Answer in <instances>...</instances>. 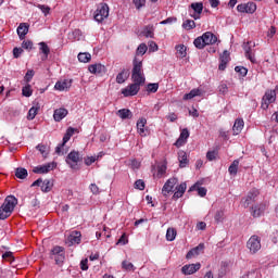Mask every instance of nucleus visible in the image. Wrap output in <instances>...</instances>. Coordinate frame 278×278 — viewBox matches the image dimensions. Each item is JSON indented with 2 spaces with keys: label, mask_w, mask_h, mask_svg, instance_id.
<instances>
[{
  "label": "nucleus",
  "mask_w": 278,
  "mask_h": 278,
  "mask_svg": "<svg viewBox=\"0 0 278 278\" xmlns=\"http://www.w3.org/2000/svg\"><path fill=\"white\" fill-rule=\"evenodd\" d=\"M184 29H187V31H190V29H194L197 27V24L193 20H187L182 23Z\"/></svg>",
  "instance_id": "obj_42"
},
{
  "label": "nucleus",
  "mask_w": 278,
  "mask_h": 278,
  "mask_svg": "<svg viewBox=\"0 0 278 278\" xmlns=\"http://www.w3.org/2000/svg\"><path fill=\"white\" fill-rule=\"evenodd\" d=\"M52 188H53V184H51L50 180H43L41 182V191L42 192H51Z\"/></svg>",
  "instance_id": "obj_40"
},
{
  "label": "nucleus",
  "mask_w": 278,
  "mask_h": 278,
  "mask_svg": "<svg viewBox=\"0 0 278 278\" xmlns=\"http://www.w3.org/2000/svg\"><path fill=\"white\" fill-rule=\"evenodd\" d=\"M78 60H79V62H84L86 64L87 62L92 60V55H90V53H88V52H84V53L80 52L78 54Z\"/></svg>",
  "instance_id": "obj_43"
},
{
  "label": "nucleus",
  "mask_w": 278,
  "mask_h": 278,
  "mask_svg": "<svg viewBox=\"0 0 278 278\" xmlns=\"http://www.w3.org/2000/svg\"><path fill=\"white\" fill-rule=\"evenodd\" d=\"M268 205L266 203H261L258 205H255L252 207V216H254V218H257L260 216H262V214H264V212H266Z\"/></svg>",
  "instance_id": "obj_20"
},
{
  "label": "nucleus",
  "mask_w": 278,
  "mask_h": 278,
  "mask_svg": "<svg viewBox=\"0 0 278 278\" xmlns=\"http://www.w3.org/2000/svg\"><path fill=\"white\" fill-rule=\"evenodd\" d=\"M188 138H190V131L188 130V128H184L180 132L179 138L174 143L175 147H177V149H179V147H184V144L188 142Z\"/></svg>",
  "instance_id": "obj_14"
},
{
  "label": "nucleus",
  "mask_w": 278,
  "mask_h": 278,
  "mask_svg": "<svg viewBox=\"0 0 278 278\" xmlns=\"http://www.w3.org/2000/svg\"><path fill=\"white\" fill-rule=\"evenodd\" d=\"M22 49H26L27 51H31L34 49V42L31 40H24L22 43Z\"/></svg>",
  "instance_id": "obj_52"
},
{
  "label": "nucleus",
  "mask_w": 278,
  "mask_h": 278,
  "mask_svg": "<svg viewBox=\"0 0 278 278\" xmlns=\"http://www.w3.org/2000/svg\"><path fill=\"white\" fill-rule=\"evenodd\" d=\"M177 186V178H169L162 188L163 197H167L173 192V188Z\"/></svg>",
  "instance_id": "obj_12"
},
{
  "label": "nucleus",
  "mask_w": 278,
  "mask_h": 278,
  "mask_svg": "<svg viewBox=\"0 0 278 278\" xmlns=\"http://www.w3.org/2000/svg\"><path fill=\"white\" fill-rule=\"evenodd\" d=\"M235 71H236V73H239L241 77H247V73H249V70H247V67H242V66H236Z\"/></svg>",
  "instance_id": "obj_51"
},
{
  "label": "nucleus",
  "mask_w": 278,
  "mask_h": 278,
  "mask_svg": "<svg viewBox=\"0 0 278 278\" xmlns=\"http://www.w3.org/2000/svg\"><path fill=\"white\" fill-rule=\"evenodd\" d=\"M191 10H193V12H194L193 14H191V16L193 18H195V21H197V18H200L201 13L203 12V3H201V2L192 3Z\"/></svg>",
  "instance_id": "obj_24"
},
{
  "label": "nucleus",
  "mask_w": 278,
  "mask_h": 278,
  "mask_svg": "<svg viewBox=\"0 0 278 278\" xmlns=\"http://www.w3.org/2000/svg\"><path fill=\"white\" fill-rule=\"evenodd\" d=\"M81 154H79L78 151L73 150L67 154L65 162L73 170H79V162H81Z\"/></svg>",
  "instance_id": "obj_3"
},
{
  "label": "nucleus",
  "mask_w": 278,
  "mask_h": 278,
  "mask_svg": "<svg viewBox=\"0 0 278 278\" xmlns=\"http://www.w3.org/2000/svg\"><path fill=\"white\" fill-rule=\"evenodd\" d=\"M202 38H204V42L205 45H216V42L218 41V37H216V35H214L213 33L206 31L202 35Z\"/></svg>",
  "instance_id": "obj_25"
},
{
  "label": "nucleus",
  "mask_w": 278,
  "mask_h": 278,
  "mask_svg": "<svg viewBox=\"0 0 278 278\" xmlns=\"http://www.w3.org/2000/svg\"><path fill=\"white\" fill-rule=\"evenodd\" d=\"M122 268H123L124 270H136V267H135L134 264H132L131 262H129V261H124V262L122 263Z\"/></svg>",
  "instance_id": "obj_47"
},
{
  "label": "nucleus",
  "mask_w": 278,
  "mask_h": 278,
  "mask_svg": "<svg viewBox=\"0 0 278 278\" xmlns=\"http://www.w3.org/2000/svg\"><path fill=\"white\" fill-rule=\"evenodd\" d=\"M148 47H147V43H140L139 47L137 48V51H136V56H135V60L132 62V64H135L136 60L137 62H140L141 63V68H142V55H144V53H147L148 51Z\"/></svg>",
  "instance_id": "obj_18"
},
{
  "label": "nucleus",
  "mask_w": 278,
  "mask_h": 278,
  "mask_svg": "<svg viewBox=\"0 0 278 278\" xmlns=\"http://www.w3.org/2000/svg\"><path fill=\"white\" fill-rule=\"evenodd\" d=\"M73 86V79H63L56 81L54 89L60 90L61 92L64 90H68Z\"/></svg>",
  "instance_id": "obj_16"
},
{
  "label": "nucleus",
  "mask_w": 278,
  "mask_h": 278,
  "mask_svg": "<svg viewBox=\"0 0 278 278\" xmlns=\"http://www.w3.org/2000/svg\"><path fill=\"white\" fill-rule=\"evenodd\" d=\"M218 91L222 94H227V92L229 91V87H227V83H220V85L218 86Z\"/></svg>",
  "instance_id": "obj_53"
},
{
  "label": "nucleus",
  "mask_w": 278,
  "mask_h": 278,
  "mask_svg": "<svg viewBox=\"0 0 278 278\" xmlns=\"http://www.w3.org/2000/svg\"><path fill=\"white\" fill-rule=\"evenodd\" d=\"M23 53V48H14L13 49V56L15 59L21 58V54Z\"/></svg>",
  "instance_id": "obj_63"
},
{
  "label": "nucleus",
  "mask_w": 278,
  "mask_h": 278,
  "mask_svg": "<svg viewBox=\"0 0 278 278\" xmlns=\"http://www.w3.org/2000/svg\"><path fill=\"white\" fill-rule=\"evenodd\" d=\"M88 71L92 75H100V76H103L105 75V73H108V68L105 67V65L100 63L89 65Z\"/></svg>",
  "instance_id": "obj_10"
},
{
  "label": "nucleus",
  "mask_w": 278,
  "mask_h": 278,
  "mask_svg": "<svg viewBox=\"0 0 278 278\" xmlns=\"http://www.w3.org/2000/svg\"><path fill=\"white\" fill-rule=\"evenodd\" d=\"M98 160H99V156H86L85 164L86 166H92V164H94Z\"/></svg>",
  "instance_id": "obj_48"
},
{
  "label": "nucleus",
  "mask_w": 278,
  "mask_h": 278,
  "mask_svg": "<svg viewBox=\"0 0 278 278\" xmlns=\"http://www.w3.org/2000/svg\"><path fill=\"white\" fill-rule=\"evenodd\" d=\"M132 3L137 10H140V8H144L147 0H132Z\"/></svg>",
  "instance_id": "obj_57"
},
{
  "label": "nucleus",
  "mask_w": 278,
  "mask_h": 278,
  "mask_svg": "<svg viewBox=\"0 0 278 278\" xmlns=\"http://www.w3.org/2000/svg\"><path fill=\"white\" fill-rule=\"evenodd\" d=\"M129 239L127 238V233H123L122 237L117 240L116 244H122L123 247L125 244H128Z\"/></svg>",
  "instance_id": "obj_54"
},
{
  "label": "nucleus",
  "mask_w": 278,
  "mask_h": 278,
  "mask_svg": "<svg viewBox=\"0 0 278 278\" xmlns=\"http://www.w3.org/2000/svg\"><path fill=\"white\" fill-rule=\"evenodd\" d=\"M117 116L125 121L127 118H134V113L129 109H121L117 111Z\"/></svg>",
  "instance_id": "obj_29"
},
{
  "label": "nucleus",
  "mask_w": 278,
  "mask_h": 278,
  "mask_svg": "<svg viewBox=\"0 0 278 278\" xmlns=\"http://www.w3.org/2000/svg\"><path fill=\"white\" fill-rule=\"evenodd\" d=\"M224 218H225V212L217 211L215 213V220H216V223H223Z\"/></svg>",
  "instance_id": "obj_55"
},
{
  "label": "nucleus",
  "mask_w": 278,
  "mask_h": 278,
  "mask_svg": "<svg viewBox=\"0 0 278 278\" xmlns=\"http://www.w3.org/2000/svg\"><path fill=\"white\" fill-rule=\"evenodd\" d=\"M142 34L146 36V38H153V26H146Z\"/></svg>",
  "instance_id": "obj_45"
},
{
  "label": "nucleus",
  "mask_w": 278,
  "mask_h": 278,
  "mask_svg": "<svg viewBox=\"0 0 278 278\" xmlns=\"http://www.w3.org/2000/svg\"><path fill=\"white\" fill-rule=\"evenodd\" d=\"M67 242L70 244H79L81 242V232L77 230L72 231L67 237Z\"/></svg>",
  "instance_id": "obj_22"
},
{
  "label": "nucleus",
  "mask_w": 278,
  "mask_h": 278,
  "mask_svg": "<svg viewBox=\"0 0 278 278\" xmlns=\"http://www.w3.org/2000/svg\"><path fill=\"white\" fill-rule=\"evenodd\" d=\"M2 260H4V262H9L10 264H12V262H14V253L12 252H5L4 254H2Z\"/></svg>",
  "instance_id": "obj_46"
},
{
  "label": "nucleus",
  "mask_w": 278,
  "mask_h": 278,
  "mask_svg": "<svg viewBox=\"0 0 278 278\" xmlns=\"http://www.w3.org/2000/svg\"><path fill=\"white\" fill-rule=\"evenodd\" d=\"M242 129H244V119L237 118L232 127L233 135L238 136V134H240Z\"/></svg>",
  "instance_id": "obj_26"
},
{
  "label": "nucleus",
  "mask_w": 278,
  "mask_h": 278,
  "mask_svg": "<svg viewBox=\"0 0 278 278\" xmlns=\"http://www.w3.org/2000/svg\"><path fill=\"white\" fill-rule=\"evenodd\" d=\"M231 61V58L229 56V52L225 50L220 56H219V71H225L227 68V64Z\"/></svg>",
  "instance_id": "obj_17"
},
{
  "label": "nucleus",
  "mask_w": 278,
  "mask_h": 278,
  "mask_svg": "<svg viewBox=\"0 0 278 278\" xmlns=\"http://www.w3.org/2000/svg\"><path fill=\"white\" fill-rule=\"evenodd\" d=\"M37 8L39 10H41L42 14H45V16H47L48 14L51 13V8H49V5H45V4H37Z\"/></svg>",
  "instance_id": "obj_50"
},
{
  "label": "nucleus",
  "mask_w": 278,
  "mask_h": 278,
  "mask_svg": "<svg viewBox=\"0 0 278 278\" xmlns=\"http://www.w3.org/2000/svg\"><path fill=\"white\" fill-rule=\"evenodd\" d=\"M238 166H240V161L235 160L228 168L229 175H233V176L238 175Z\"/></svg>",
  "instance_id": "obj_34"
},
{
  "label": "nucleus",
  "mask_w": 278,
  "mask_h": 278,
  "mask_svg": "<svg viewBox=\"0 0 278 278\" xmlns=\"http://www.w3.org/2000/svg\"><path fill=\"white\" fill-rule=\"evenodd\" d=\"M27 169L23 167H18L15 169V177H17V179H27Z\"/></svg>",
  "instance_id": "obj_38"
},
{
  "label": "nucleus",
  "mask_w": 278,
  "mask_h": 278,
  "mask_svg": "<svg viewBox=\"0 0 278 278\" xmlns=\"http://www.w3.org/2000/svg\"><path fill=\"white\" fill-rule=\"evenodd\" d=\"M137 131L142 138L149 134V128H147V118L141 117L137 121Z\"/></svg>",
  "instance_id": "obj_13"
},
{
  "label": "nucleus",
  "mask_w": 278,
  "mask_h": 278,
  "mask_svg": "<svg viewBox=\"0 0 278 278\" xmlns=\"http://www.w3.org/2000/svg\"><path fill=\"white\" fill-rule=\"evenodd\" d=\"M33 92L34 91L31 90V86L30 85H27V86L23 87V89H22V94L24 97H31Z\"/></svg>",
  "instance_id": "obj_49"
},
{
  "label": "nucleus",
  "mask_w": 278,
  "mask_h": 278,
  "mask_svg": "<svg viewBox=\"0 0 278 278\" xmlns=\"http://www.w3.org/2000/svg\"><path fill=\"white\" fill-rule=\"evenodd\" d=\"M201 270V263L187 264L181 267L182 275H194Z\"/></svg>",
  "instance_id": "obj_11"
},
{
  "label": "nucleus",
  "mask_w": 278,
  "mask_h": 278,
  "mask_svg": "<svg viewBox=\"0 0 278 278\" xmlns=\"http://www.w3.org/2000/svg\"><path fill=\"white\" fill-rule=\"evenodd\" d=\"M40 110L39 106H33L29 109L28 114H27V119L28 121H34L36 116L38 115V111Z\"/></svg>",
  "instance_id": "obj_39"
},
{
  "label": "nucleus",
  "mask_w": 278,
  "mask_h": 278,
  "mask_svg": "<svg viewBox=\"0 0 278 278\" xmlns=\"http://www.w3.org/2000/svg\"><path fill=\"white\" fill-rule=\"evenodd\" d=\"M39 46H40L41 53H43V55L41 56V60L42 62H45L48 60L49 53H51V49H49V46L45 41L40 42Z\"/></svg>",
  "instance_id": "obj_28"
},
{
  "label": "nucleus",
  "mask_w": 278,
  "mask_h": 278,
  "mask_svg": "<svg viewBox=\"0 0 278 278\" xmlns=\"http://www.w3.org/2000/svg\"><path fill=\"white\" fill-rule=\"evenodd\" d=\"M186 182H181L178 187H176V191L173 195V199H181V197H184V194L186 193Z\"/></svg>",
  "instance_id": "obj_27"
},
{
  "label": "nucleus",
  "mask_w": 278,
  "mask_h": 278,
  "mask_svg": "<svg viewBox=\"0 0 278 278\" xmlns=\"http://www.w3.org/2000/svg\"><path fill=\"white\" fill-rule=\"evenodd\" d=\"M194 97H201V89H192L189 93L184 96V101H190Z\"/></svg>",
  "instance_id": "obj_32"
},
{
  "label": "nucleus",
  "mask_w": 278,
  "mask_h": 278,
  "mask_svg": "<svg viewBox=\"0 0 278 278\" xmlns=\"http://www.w3.org/2000/svg\"><path fill=\"white\" fill-rule=\"evenodd\" d=\"M129 79V71L123 70L121 73L116 76V81L118 84H125Z\"/></svg>",
  "instance_id": "obj_31"
},
{
  "label": "nucleus",
  "mask_w": 278,
  "mask_h": 278,
  "mask_svg": "<svg viewBox=\"0 0 278 278\" xmlns=\"http://www.w3.org/2000/svg\"><path fill=\"white\" fill-rule=\"evenodd\" d=\"M35 74L36 73L34 72V70H28L24 77L25 81H27V84H29V81H31V79H34Z\"/></svg>",
  "instance_id": "obj_58"
},
{
  "label": "nucleus",
  "mask_w": 278,
  "mask_h": 278,
  "mask_svg": "<svg viewBox=\"0 0 278 278\" xmlns=\"http://www.w3.org/2000/svg\"><path fill=\"white\" fill-rule=\"evenodd\" d=\"M166 164H162L157 166V172L156 174H154V177H156V179H162V177H166Z\"/></svg>",
  "instance_id": "obj_33"
},
{
  "label": "nucleus",
  "mask_w": 278,
  "mask_h": 278,
  "mask_svg": "<svg viewBox=\"0 0 278 278\" xmlns=\"http://www.w3.org/2000/svg\"><path fill=\"white\" fill-rule=\"evenodd\" d=\"M206 160H208V162H213V160H216V151H208L206 153Z\"/></svg>",
  "instance_id": "obj_62"
},
{
  "label": "nucleus",
  "mask_w": 278,
  "mask_h": 278,
  "mask_svg": "<svg viewBox=\"0 0 278 278\" xmlns=\"http://www.w3.org/2000/svg\"><path fill=\"white\" fill-rule=\"evenodd\" d=\"M66 116H68V110L64 108L54 110L53 118L55 123H60V121H62L63 118H66Z\"/></svg>",
  "instance_id": "obj_21"
},
{
  "label": "nucleus",
  "mask_w": 278,
  "mask_h": 278,
  "mask_svg": "<svg viewBox=\"0 0 278 278\" xmlns=\"http://www.w3.org/2000/svg\"><path fill=\"white\" fill-rule=\"evenodd\" d=\"M193 45L197 49H205V47H207V45L205 43V39L203 38V36L198 37L197 39H194Z\"/></svg>",
  "instance_id": "obj_36"
},
{
  "label": "nucleus",
  "mask_w": 278,
  "mask_h": 278,
  "mask_svg": "<svg viewBox=\"0 0 278 278\" xmlns=\"http://www.w3.org/2000/svg\"><path fill=\"white\" fill-rule=\"evenodd\" d=\"M18 205V199L14 195H8L4 199L3 204L0 206V220H5L12 216V212H14V207Z\"/></svg>",
  "instance_id": "obj_2"
},
{
  "label": "nucleus",
  "mask_w": 278,
  "mask_h": 278,
  "mask_svg": "<svg viewBox=\"0 0 278 278\" xmlns=\"http://www.w3.org/2000/svg\"><path fill=\"white\" fill-rule=\"evenodd\" d=\"M275 101H277V91L273 89H267L262 98V110H268L269 105L271 103H275Z\"/></svg>",
  "instance_id": "obj_5"
},
{
  "label": "nucleus",
  "mask_w": 278,
  "mask_h": 278,
  "mask_svg": "<svg viewBox=\"0 0 278 278\" xmlns=\"http://www.w3.org/2000/svg\"><path fill=\"white\" fill-rule=\"evenodd\" d=\"M36 149L41 153V155H43V157H45V155H47V146H45V144H38V146L36 147Z\"/></svg>",
  "instance_id": "obj_61"
},
{
  "label": "nucleus",
  "mask_w": 278,
  "mask_h": 278,
  "mask_svg": "<svg viewBox=\"0 0 278 278\" xmlns=\"http://www.w3.org/2000/svg\"><path fill=\"white\" fill-rule=\"evenodd\" d=\"M187 48L184 45L176 46V55L177 58L184 59L187 55Z\"/></svg>",
  "instance_id": "obj_35"
},
{
  "label": "nucleus",
  "mask_w": 278,
  "mask_h": 278,
  "mask_svg": "<svg viewBox=\"0 0 278 278\" xmlns=\"http://www.w3.org/2000/svg\"><path fill=\"white\" fill-rule=\"evenodd\" d=\"M197 190L199 197H205L207 194V189L205 187H199L198 185H194L190 188V191Z\"/></svg>",
  "instance_id": "obj_41"
},
{
  "label": "nucleus",
  "mask_w": 278,
  "mask_h": 278,
  "mask_svg": "<svg viewBox=\"0 0 278 278\" xmlns=\"http://www.w3.org/2000/svg\"><path fill=\"white\" fill-rule=\"evenodd\" d=\"M51 253L53 255L55 264L62 266V264H64V261L66 260V252L64 251V248L56 245L52 249Z\"/></svg>",
  "instance_id": "obj_8"
},
{
  "label": "nucleus",
  "mask_w": 278,
  "mask_h": 278,
  "mask_svg": "<svg viewBox=\"0 0 278 278\" xmlns=\"http://www.w3.org/2000/svg\"><path fill=\"white\" fill-rule=\"evenodd\" d=\"M135 188H137V190H144V180L139 179L135 182Z\"/></svg>",
  "instance_id": "obj_60"
},
{
  "label": "nucleus",
  "mask_w": 278,
  "mask_h": 278,
  "mask_svg": "<svg viewBox=\"0 0 278 278\" xmlns=\"http://www.w3.org/2000/svg\"><path fill=\"white\" fill-rule=\"evenodd\" d=\"M237 10L241 14H253L257 10V4L255 2L241 3L238 4Z\"/></svg>",
  "instance_id": "obj_9"
},
{
  "label": "nucleus",
  "mask_w": 278,
  "mask_h": 278,
  "mask_svg": "<svg viewBox=\"0 0 278 278\" xmlns=\"http://www.w3.org/2000/svg\"><path fill=\"white\" fill-rule=\"evenodd\" d=\"M178 161L180 168H186L188 166V154L185 151L178 152Z\"/></svg>",
  "instance_id": "obj_30"
},
{
  "label": "nucleus",
  "mask_w": 278,
  "mask_h": 278,
  "mask_svg": "<svg viewBox=\"0 0 278 278\" xmlns=\"http://www.w3.org/2000/svg\"><path fill=\"white\" fill-rule=\"evenodd\" d=\"M245 58H248V60H250V62H252V64H255V54L251 50V47L245 48Z\"/></svg>",
  "instance_id": "obj_44"
},
{
  "label": "nucleus",
  "mask_w": 278,
  "mask_h": 278,
  "mask_svg": "<svg viewBox=\"0 0 278 278\" xmlns=\"http://www.w3.org/2000/svg\"><path fill=\"white\" fill-rule=\"evenodd\" d=\"M204 249H205V244L200 243L198 247L191 249L187 253V255H186L187 260H192V257H197L198 255H201V253H203Z\"/></svg>",
  "instance_id": "obj_19"
},
{
  "label": "nucleus",
  "mask_w": 278,
  "mask_h": 278,
  "mask_svg": "<svg viewBox=\"0 0 278 278\" xmlns=\"http://www.w3.org/2000/svg\"><path fill=\"white\" fill-rule=\"evenodd\" d=\"M53 168H55V164L48 163L46 165L34 167L33 173H36L37 175H45V173H50V170H53Z\"/></svg>",
  "instance_id": "obj_15"
},
{
  "label": "nucleus",
  "mask_w": 278,
  "mask_h": 278,
  "mask_svg": "<svg viewBox=\"0 0 278 278\" xmlns=\"http://www.w3.org/2000/svg\"><path fill=\"white\" fill-rule=\"evenodd\" d=\"M260 195V191L257 189H252L249 193H248V201H253V199H255V197Z\"/></svg>",
  "instance_id": "obj_56"
},
{
  "label": "nucleus",
  "mask_w": 278,
  "mask_h": 278,
  "mask_svg": "<svg viewBox=\"0 0 278 278\" xmlns=\"http://www.w3.org/2000/svg\"><path fill=\"white\" fill-rule=\"evenodd\" d=\"M247 249H249L251 255H255L262 250V238L257 235L251 236L247 242Z\"/></svg>",
  "instance_id": "obj_4"
},
{
  "label": "nucleus",
  "mask_w": 278,
  "mask_h": 278,
  "mask_svg": "<svg viewBox=\"0 0 278 278\" xmlns=\"http://www.w3.org/2000/svg\"><path fill=\"white\" fill-rule=\"evenodd\" d=\"M29 33V24L27 23H21L17 27V36L20 37V40H24L25 36Z\"/></svg>",
  "instance_id": "obj_23"
},
{
  "label": "nucleus",
  "mask_w": 278,
  "mask_h": 278,
  "mask_svg": "<svg viewBox=\"0 0 278 278\" xmlns=\"http://www.w3.org/2000/svg\"><path fill=\"white\" fill-rule=\"evenodd\" d=\"M132 84L128 85L126 88L122 89V94L124 97H136L140 92V87L144 86L147 78L144 77V70L142 68V63L136 59L132 72H131Z\"/></svg>",
  "instance_id": "obj_1"
},
{
  "label": "nucleus",
  "mask_w": 278,
  "mask_h": 278,
  "mask_svg": "<svg viewBox=\"0 0 278 278\" xmlns=\"http://www.w3.org/2000/svg\"><path fill=\"white\" fill-rule=\"evenodd\" d=\"M77 131H79V130H77V128H73V127L67 128V130L63 137V142L55 148V153L58 155H64V146L66 144V142H68V140H71V138H73V136Z\"/></svg>",
  "instance_id": "obj_7"
},
{
  "label": "nucleus",
  "mask_w": 278,
  "mask_h": 278,
  "mask_svg": "<svg viewBox=\"0 0 278 278\" xmlns=\"http://www.w3.org/2000/svg\"><path fill=\"white\" fill-rule=\"evenodd\" d=\"M110 16V7L108 4H100L98 5L93 18L97 21V23H103L104 18H108Z\"/></svg>",
  "instance_id": "obj_6"
},
{
  "label": "nucleus",
  "mask_w": 278,
  "mask_h": 278,
  "mask_svg": "<svg viewBox=\"0 0 278 278\" xmlns=\"http://www.w3.org/2000/svg\"><path fill=\"white\" fill-rule=\"evenodd\" d=\"M177 238V229L175 228H168L166 232V240L168 242H173Z\"/></svg>",
  "instance_id": "obj_37"
},
{
  "label": "nucleus",
  "mask_w": 278,
  "mask_h": 278,
  "mask_svg": "<svg viewBox=\"0 0 278 278\" xmlns=\"http://www.w3.org/2000/svg\"><path fill=\"white\" fill-rule=\"evenodd\" d=\"M90 191L92 192V194H99V186H97V184H91Z\"/></svg>",
  "instance_id": "obj_64"
},
{
  "label": "nucleus",
  "mask_w": 278,
  "mask_h": 278,
  "mask_svg": "<svg viewBox=\"0 0 278 278\" xmlns=\"http://www.w3.org/2000/svg\"><path fill=\"white\" fill-rule=\"evenodd\" d=\"M160 85L159 84H149L147 87V91L148 92H155L156 90H159Z\"/></svg>",
  "instance_id": "obj_59"
}]
</instances>
